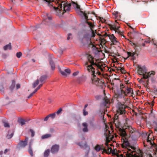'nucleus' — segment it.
<instances>
[{
  "instance_id": "obj_1",
  "label": "nucleus",
  "mask_w": 157,
  "mask_h": 157,
  "mask_svg": "<svg viewBox=\"0 0 157 157\" xmlns=\"http://www.w3.org/2000/svg\"><path fill=\"white\" fill-rule=\"evenodd\" d=\"M93 59V58L90 56H89L88 57V59L90 64L88 65V63L87 62L85 63V66L88 71L90 73L92 83L96 85H98L99 83L100 80L97 75H100L101 73L98 71L96 72L95 69L93 67V66H95L100 69H101V66L100 63H95Z\"/></svg>"
},
{
  "instance_id": "obj_2",
  "label": "nucleus",
  "mask_w": 157,
  "mask_h": 157,
  "mask_svg": "<svg viewBox=\"0 0 157 157\" xmlns=\"http://www.w3.org/2000/svg\"><path fill=\"white\" fill-rule=\"evenodd\" d=\"M104 135L106 137V142L104 144H102L101 145H97L95 147V149L97 151H99L101 150H102V153H106V152H110V149H109L106 151L107 149L109 148V143L110 141L112 140L113 138V136L110 132V131L107 129H106L104 133Z\"/></svg>"
},
{
  "instance_id": "obj_3",
  "label": "nucleus",
  "mask_w": 157,
  "mask_h": 157,
  "mask_svg": "<svg viewBox=\"0 0 157 157\" xmlns=\"http://www.w3.org/2000/svg\"><path fill=\"white\" fill-rule=\"evenodd\" d=\"M135 130L131 126H127L125 128L120 131V134L121 137V140L122 142V146L123 148H126V149H128V147H130L129 143L126 138V132H128L132 134ZM126 148L125 149V150Z\"/></svg>"
},
{
  "instance_id": "obj_4",
  "label": "nucleus",
  "mask_w": 157,
  "mask_h": 157,
  "mask_svg": "<svg viewBox=\"0 0 157 157\" xmlns=\"http://www.w3.org/2000/svg\"><path fill=\"white\" fill-rule=\"evenodd\" d=\"M132 150L129 149H126L123 151V154L119 155L120 157H144L141 151L139 149H135L134 147H131Z\"/></svg>"
},
{
  "instance_id": "obj_5",
  "label": "nucleus",
  "mask_w": 157,
  "mask_h": 157,
  "mask_svg": "<svg viewBox=\"0 0 157 157\" xmlns=\"http://www.w3.org/2000/svg\"><path fill=\"white\" fill-rule=\"evenodd\" d=\"M137 68L138 73L140 75H142L143 78L147 79L153 76L155 74V72L152 71L147 72L146 68L144 66L141 67L138 65Z\"/></svg>"
},
{
  "instance_id": "obj_6",
  "label": "nucleus",
  "mask_w": 157,
  "mask_h": 157,
  "mask_svg": "<svg viewBox=\"0 0 157 157\" xmlns=\"http://www.w3.org/2000/svg\"><path fill=\"white\" fill-rule=\"evenodd\" d=\"M152 136L150 134H149L147 136V138L146 140V142L147 143H146V142H144V146L145 147H149L151 146L155 147L156 145L153 143Z\"/></svg>"
},
{
  "instance_id": "obj_7",
  "label": "nucleus",
  "mask_w": 157,
  "mask_h": 157,
  "mask_svg": "<svg viewBox=\"0 0 157 157\" xmlns=\"http://www.w3.org/2000/svg\"><path fill=\"white\" fill-rule=\"evenodd\" d=\"M124 106L122 104L119 105L117 107V113L115 115L114 117V120H118V116L120 114H123L124 112Z\"/></svg>"
},
{
  "instance_id": "obj_8",
  "label": "nucleus",
  "mask_w": 157,
  "mask_h": 157,
  "mask_svg": "<svg viewBox=\"0 0 157 157\" xmlns=\"http://www.w3.org/2000/svg\"><path fill=\"white\" fill-rule=\"evenodd\" d=\"M124 85L121 84L120 85V89H121L118 90L117 93H116L115 95V97L117 98H123L125 96V94L124 92V90H123V87H124Z\"/></svg>"
},
{
  "instance_id": "obj_9",
  "label": "nucleus",
  "mask_w": 157,
  "mask_h": 157,
  "mask_svg": "<svg viewBox=\"0 0 157 157\" xmlns=\"http://www.w3.org/2000/svg\"><path fill=\"white\" fill-rule=\"evenodd\" d=\"M125 86L124 87H123V89H125V91H124L125 95L127 96L129 95V96H132L133 94V92L132 89L130 88H129L127 86Z\"/></svg>"
},
{
  "instance_id": "obj_10",
  "label": "nucleus",
  "mask_w": 157,
  "mask_h": 157,
  "mask_svg": "<svg viewBox=\"0 0 157 157\" xmlns=\"http://www.w3.org/2000/svg\"><path fill=\"white\" fill-rule=\"evenodd\" d=\"M77 144L81 148L84 149H86L87 151L90 150L89 147L87 145L85 141L84 140H83L82 142L77 143Z\"/></svg>"
},
{
  "instance_id": "obj_11",
  "label": "nucleus",
  "mask_w": 157,
  "mask_h": 157,
  "mask_svg": "<svg viewBox=\"0 0 157 157\" xmlns=\"http://www.w3.org/2000/svg\"><path fill=\"white\" fill-rule=\"evenodd\" d=\"M59 148V146L58 145H53L51 149V151L53 153H55L58 152Z\"/></svg>"
},
{
  "instance_id": "obj_12",
  "label": "nucleus",
  "mask_w": 157,
  "mask_h": 157,
  "mask_svg": "<svg viewBox=\"0 0 157 157\" xmlns=\"http://www.w3.org/2000/svg\"><path fill=\"white\" fill-rule=\"evenodd\" d=\"M82 130L84 132H87L88 131V125L87 123L83 122L82 124Z\"/></svg>"
},
{
  "instance_id": "obj_13",
  "label": "nucleus",
  "mask_w": 157,
  "mask_h": 157,
  "mask_svg": "<svg viewBox=\"0 0 157 157\" xmlns=\"http://www.w3.org/2000/svg\"><path fill=\"white\" fill-rule=\"evenodd\" d=\"M111 146V144H109V149H110V152H106V153L107 154H110V153H112L113 154V155H117V151L116 150H113L112 149V148H111L110 146ZM109 150V148L107 149L106 151H107Z\"/></svg>"
},
{
  "instance_id": "obj_14",
  "label": "nucleus",
  "mask_w": 157,
  "mask_h": 157,
  "mask_svg": "<svg viewBox=\"0 0 157 157\" xmlns=\"http://www.w3.org/2000/svg\"><path fill=\"white\" fill-rule=\"evenodd\" d=\"M59 71L60 73L63 75L66 76L67 74H70L71 73V70L70 69L67 68L65 69L64 71H61L59 69Z\"/></svg>"
},
{
  "instance_id": "obj_15",
  "label": "nucleus",
  "mask_w": 157,
  "mask_h": 157,
  "mask_svg": "<svg viewBox=\"0 0 157 157\" xmlns=\"http://www.w3.org/2000/svg\"><path fill=\"white\" fill-rule=\"evenodd\" d=\"M43 23L45 24V22L48 23L51 20V17L48 14L46 15V17H43Z\"/></svg>"
},
{
  "instance_id": "obj_16",
  "label": "nucleus",
  "mask_w": 157,
  "mask_h": 157,
  "mask_svg": "<svg viewBox=\"0 0 157 157\" xmlns=\"http://www.w3.org/2000/svg\"><path fill=\"white\" fill-rule=\"evenodd\" d=\"M104 101L103 105H104L106 107H108L110 102L108 98L106 97H105L104 98Z\"/></svg>"
},
{
  "instance_id": "obj_17",
  "label": "nucleus",
  "mask_w": 157,
  "mask_h": 157,
  "mask_svg": "<svg viewBox=\"0 0 157 157\" xmlns=\"http://www.w3.org/2000/svg\"><path fill=\"white\" fill-rule=\"evenodd\" d=\"M49 61L52 69L53 70H54L55 68V66L53 59L52 58H49Z\"/></svg>"
},
{
  "instance_id": "obj_18",
  "label": "nucleus",
  "mask_w": 157,
  "mask_h": 157,
  "mask_svg": "<svg viewBox=\"0 0 157 157\" xmlns=\"http://www.w3.org/2000/svg\"><path fill=\"white\" fill-rule=\"evenodd\" d=\"M109 37L113 44H116V43L117 42V41L116 40V38L114 36L113 34L110 35Z\"/></svg>"
},
{
  "instance_id": "obj_19",
  "label": "nucleus",
  "mask_w": 157,
  "mask_h": 157,
  "mask_svg": "<svg viewBox=\"0 0 157 157\" xmlns=\"http://www.w3.org/2000/svg\"><path fill=\"white\" fill-rule=\"evenodd\" d=\"M28 140V137L26 138L24 141H22L20 142L19 145L21 147H25L27 144Z\"/></svg>"
},
{
  "instance_id": "obj_20",
  "label": "nucleus",
  "mask_w": 157,
  "mask_h": 157,
  "mask_svg": "<svg viewBox=\"0 0 157 157\" xmlns=\"http://www.w3.org/2000/svg\"><path fill=\"white\" fill-rule=\"evenodd\" d=\"M33 143V140H32L30 141V142L29 143V152L30 154V155L32 156H33V151L32 148H31V146Z\"/></svg>"
},
{
  "instance_id": "obj_21",
  "label": "nucleus",
  "mask_w": 157,
  "mask_h": 157,
  "mask_svg": "<svg viewBox=\"0 0 157 157\" xmlns=\"http://www.w3.org/2000/svg\"><path fill=\"white\" fill-rule=\"evenodd\" d=\"M18 122L19 123L21 126L25 124V120L21 118H19L18 120Z\"/></svg>"
},
{
  "instance_id": "obj_22",
  "label": "nucleus",
  "mask_w": 157,
  "mask_h": 157,
  "mask_svg": "<svg viewBox=\"0 0 157 157\" xmlns=\"http://www.w3.org/2000/svg\"><path fill=\"white\" fill-rule=\"evenodd\" d=\"M127 54L129 56H131L132 57V59H134L135 58V55H136V53L135 52L132 53L131 52H128Z\"/></svg>"
},
{
  "instance_id": "obj_23",
  "label": "nucleus",
  "mask_w": 157,
  "mask_h": 157,
  "mask_svg": "<svg viewBox=\"0 0 157 157\" xmlns=\"http://www.w3.org/2000/svg\"><path fill=\"white\" fill-rule=\"evenodd\" d=\"M51 136H52V135L51 134H46L45 135H43L41 136V139H47V138H49V137H51Z\"/></svg>"
},
{
  "instance_id": "obj_24",
  "label": "nucleus",
  "mask_w": 157,
  "mask_h": 157,
  "mask_svg": "<svg viewBox=\"0 0 157 157\" xmlns=\"http://www.w3.org/2000/svg\"><path fill=\"white\" fill-rule=\"evenodd\" d=\"M39 83V80L37 79L33 83L32 86L33 88H35Z\"/></svg>"
},
{
  "instance_id": "obj_25",
  "label": "nucleus",
  "mask_w": 157,
  "mask_h": 157,
  "mask_svg": "<svg viewBox=\"0 0 157 157\" xmlns=\"http://www.w3.org/2000/svg\"><path fill=\"white\" fill-rule=\"evenodd\" d=\"M110 27L113 30L116 31L118 30L119 27L117 26V25L116 24L115 25H111Z\"/></svg>"
},
{
  "instance_id": "obj_26",
  "label": "nucleus",
  "mask_w": 157,
  "mask_h": 157,
  "mask_svg": "<svg viewBox=\"0 0 157 157\" xmlns=\"http://www.w3.org/2000/svg\"><path fill=\"white\" fill-rule=\"evenodd\" d=\"M50 153V150L49 149L46 150L44 154V157H48Z\"/></svg>"
},
{
  "instance_id": "obj_27",
  "label": "nucleus",
  "mask_w": 157,
  "mask_h": 157,
  "mask_svg": "<svg viewBox=\"0 0 157 157\" xmlns=\"http://www.w3.org/2000/svg\"><path fill=\"white\" fill-rule=\"evenodd\" d=\"M114 123L116 126L117 128H118L120 124V122L118 120H114Z\"/></svg>"
},
{
  "instance_id": "obj_28",
  "label": "nucleus",
  "mask_w": 157,
  "mask_h": 157,
  "mask_svg": "<svg viewBox=\"0 0 157 157\" xmlns=\"http://www.w3.org/2000/svg\"><path fill=\"white\" fill-rule=\"evenodd\" d=\"M11 47L10 44H8L6 45L4 47V50H6L8 49L10 50L11 49Z\"/></svg>"
},
{
  "instance_id": "obj_29",
  "label": "nucleus",
  "mask_w": 157,
  "mask_h": 157,
  "mask_svg": "<svg viewBox=\"0 0 157 157\" xmlns=\"http://www.w3.org/2000/svg\"><path fill=\"white\" fill-rule=\"evenodd\" d=\"M47 78V76L45 75L41 76L40 79V83L43 82Z\"/></svg>"
},
{
  "instance_id": "obj_30",
  "label": "nucleus",
  "mask_w": 157,
  "mask_h": 157,
  "mask_svg": "<svg viewBox=\"0 0 157 157\" xmlns=\"http://www.w3.org/2000/svg\"><path fill=\"white\" fill-rule=\"evenodd\" d=\"M130 43L132 46L134 47L135 49L136 50V47L138 46V44H136L135 43H133L131 41H130Z\"/></svg>"
},
{
  "instance_id": "obj_31",
  "label": "nucleus",
  "mask_w": 157,
  "mask_h": 157,
  "mask_svg": "<svg viewBox=\"0 0 157 157\" xmlns=\"http://www.w3.org/2000/svg\"><path fill=\"white\" fill-rule=\"evenodd\" d=\"M13 133L12 132L11 134H10V132H9L8 134L7 135V137L8 139H10L11 138L13 135Z\"/></svg>"
},
{
  "instance_id": "obj_32",
  "label": "nucleus",
  "mask_w": 157,
  "mask_h": 157,
  "mask_svg": "<svg viewBox=\"0 0 157 157\" xmlns=\"http://www.w3.org/2000/svg\"><path fill=\"white\" fill-rule=\"evenodd\" d=\"M49 116V117H51L52 118H54L56 116V114L55 113L51 114L48 115Z\"/></svg>"
},
{
  "instance_id": "obj_33",
  "label": "nucleus",
  "mask_w": 157,
  "mask_h": 157,
  "mask_svg": "<svg viewBox=\"0 0 157 157\" xmlns=\"http://www.w3.org/2000/svg\"><path fill=\"white\" fill-rule=\"evenodd\" d=\"M22 55V53L21 52H19L17 53L16 56L17 58H19Z\"/></svg>"
},
{
  "instance_id": "obj_34",
  "label": "nucleus",
  "mask_w": 157,
  "mask_h": 157,
  "mask_svg": "<svg viewBox=\"0 0 157 157\" xmlns=\"http://www.w3.org/2000/svg\"><path fill=\"white\" fill-rule=\"evenodd\" d=\"M83 114L84 116H86L88 114V112L86 111V109H84L83 110Z\"/></svg>"
},
{
  "instance_id": "obj_35",
  "label": "nucleus",
  "mask_w": 157,
  "mask_h": 157,
  "mask_svg": "<svg viewBox=\"0 0 157 157\" xmlns=\"http://www.w3.org/2000/svg\"><path fill=\"white\" fill-rule=\"evenodd\" d=\"M30 132L31 133V136L33 137L35 135V132L32 129H30Z\"/></svg>"
},
{
  "instance_id": "obj_36",
  "label": "nucleus",
  "mask_w": 157,
  "mask_h": 157,
  "mask_svg": "<svg viewBox=\"0 0 157 157\" xmlns=\"http://www.w3.org/2000/svg\"><path fill=\"white\" fill-rule=\"evenodd\" d=\"M154 126L155 127V131L157 132V124L156 122L154 123Z\"/></svg>"
},
{
  "instance_id": "obj_37",
  "label": "nucleus",
  "mask_w": 157,
  "mask_h": 157,
  "mask_svg": "<svg viewBox=\"0 0 157 157\" xmlns=\"http://www.w3.org/2000/svg\"><path fill=\"white\" fill-rule=\"evenodd\" d=\"M15 86V82L13 81L12 82V86H11L10 88L11 89H12Z\"/></svg>"
},
{
  "instance_id": "obj_38",
  "label": "nucleus",
  "mask_w": 157,
  "mask_h": 157,
  "mask_svg": "<svg viewBox=\"0 0 157 157\" xmlns=\"http://www.w3.org/2000/svg\"><path fill=\"white\" fill-rule=\"evenodd\" d=\"M100 20L102 23H105L106 20L103 18H100Z\"/></svg>"
},
{
  "instance_id": "obj_39",
  "label": "nucleus",
  "mask_w": 157,
  "mask_h": 157,
  "mask_svg": "<svg viewBox=\"0 0 157 157\" xmlns=\"http://www.w3.org/2000/svg\"><path fill=\"white\" fill-rule=\"evenodd\" d=\"M4 126L5 127H10L9 124L7 122L4 123Z\"/></svg>"
},
{
  "instance_id": "obj_40",
  "label": "nucleus",
  "mask_w": 157,
  "mask_h": 157,
  "mask_svg": "<svg viewBox=\"0 0 157 157\" xmlns=\"http://www.w3.org/2000/svg\"><path fill=\"white\" fill-rule=\"evenodd\" d=\"M71 33H69L67 37V39L68 40H70L71 38Z\"/></svg>"
},
{
  "instance_id": "obj_41",
  "label": "nucleus",
  "mask_w": 157,
  "mask_h": 157,
  "mask_svg": "<svg viewBox=\"0 0 157 157\" xmlns=\"http://www.w3.org/2000/svg\"><path fill=\"white\" fill-rule=\"evenodd\" d=\"M120 70L122 73H125V71L124 70V69L123 68L120 67Z\"/></svg>"
},
{
  "instance_id": "obj_42",
  "label": "nucleus",
  "mask_w": 157,
  "mask_h": 157,
  "mask_svg": "<svg viewBox=\"0 0 157 157\" xmlns=\"http://www.w3.org/2000/svg\"><path fill=\"white\" fill-rule=\"evenodd\" d=\"M62 111V109L61 108H60L57 112L56 113L57 114H59Z\"/></svg>"
},
{
  "instance_id": "obj_43",
  "label": "nucleus",
  "mask_w": 157,
  "mask_h": 157,
  "mask_svg": "<svg viewBox=\"0 0 157 157\" xmlns=\"http://www.w3.org/2000/svg\"><path fill=\"white\" fill-rule=\"evenodd\" d=\"M49 116H48H48H46L44 119V121H47L49 118Z\"/></svg>"
},
{
  "instance_id": "obj_44",
  "label": "nucleus",
  "mask_w": 157,
  "mask_h": 157,
  "mask_svg": "<svg viewBox=\"0 0 157 157\" xmlns=\"http://www.w3.org/2000/svg\"><path fill=\"white\" fill-rule=\"evenodd\" d=\"M78 71H77V72H74L73 74V76H75L77 75L78 74Z\"/></svg>"
},
{
  "instance_id": "obj_45",
  "label": "nucleus",
  "mask_w": 157,
  "mask_h": 157,
  "mask_svg": "<svg viewBox=\"0 0 157 157\" xmlns=\"http://www.w3.org/2000/svg\"><path fill=\"white\" fill-rule=\"evenodd\" d=\"M119 13V12H116L115 13V15L116 17H118V14Z\"/></svg>"
},
{
  "instance_id": "obj_46",
  "label": "nucleus",
  "mask_w": 157,
  "mask_h": 157,
  "mask_svg": "<svg viewBox=\"0 0 157 157\" xmlns=\"http://www.w3.org/2000/svg\"><path fill=\"white\" fill-rule=\"evenodd\" d=\"M34 94H33V93H32L28 97V98H30Z\"/></svg>"
},
{
  "instance_id": "obj_47",
  "label": "nucleus",
  "mask_w": 157,
  "mask_h": 157,
  "mask_svg": "<svg viewBox=\"0 0 157 157\" xmlns=\"http://www.w3.org/2000/svg\"><path fill=\"white\" fill-rule=\"evenodd\" d=\"M20 87V84H17L16 85V88L17 89H18Z\"/></svg>"
},
{
  "instance_id": "obj_48",
  "label": "nucleus",
  "mask_w": 157,
  "mask_h": 157,
  "mask_svg": "<svg viewBox=\"0 0 157 157\" xmlns=\"http://www.w3.org/2000/svg\"><path fill=\"white\" fill-rule=\"evenodd\" d=\"M0 90H1V93H3V92H4V88L2 87V88H0Z\"/></svg>"
},
{
  "instance_id": "obj_49",
  "label": "nucleus",
  "mask_w": 157,
  "mask_h": 157,
  "mask_svg": "<svg viewBox=\"0 0 157 157\" xmlns=\"http://www.w3.org/2000/svg\"><path fill=\"white\" fill-rule=\"evenodd\" d=\"M8 151V150L7 149H6L5 150L4 153L5 154H6Z\"/></svg>"
},
{
  "instance_id": "obj_50",
  "label": "nucleus",
  "mask_w": 157,
  "mask_h": 157,
  "mask_svg": "<svg viewBox=\"0 0 157 157\" xmlns=\"http://www.w3.org/2000/svg\"><path fill=\"white\" fill-rule=\"evenodd\" d=\"M37 90H36V89H35V90L33 92V94H34L35 93H36V92L37 91Z\"/></svg>"
},
{
  "instance_id": "obj_51",
  "label": "nucleus",
  "mask_w": 157,
  "mask_h": 157,
  "mask_svg": "<svg viewBox=\"0 0 157 157\" xmlns=\"http://www.w3.org/2000/svg\"><path fill=\"white\" fill-rule=\"evenodd\" d=\"M42 85H43V84L42 83H41V84H40L38 86H39V88H40L42 86Z\"/></svg>"
},
{
  "instance_id": "obj_52",
  "label": "nucleus",
  "mask_w": 157,
  "mask_h": 157,
  "mask_svg": "<svg viewBox=\"0 0 157 157\" xmlns=\"http://www.w3.org/2000/svg\"><path fill=\"white\" fill-rule=\"evenodd\" d=\"M42 85H43V84L42 83H41V84H40L38 86H39V88H40L42 86Z\"/></svg>"
},
{
  "instance_id": "obj_53",
  "label": "nucleus",
  "mask_w": 157,
  "mask_h": 157,
  "mask_svg": "<svg viewBox=\"0 0 157 157\" xmlns=\"http://www.w3.org/2000/svg\"><path fill=\"white\" fill-rule=\"evenodd\" d=\"M42 85H43V84L42 83H41V84H40L38 86H39V88H40L42 86Z\"/></svg>"
},
{
  "instance_id": "obj_54",
  "label": "nucleus",
  "mask_w": 157,
  "mask_h": 157,
  "mask_svg": "<svg viewBox=\"0 0 157 157\" xmlns=\"http://www.w3.org/2000/svg\"><path fill=\"white\" fill-rule=\"evenodd\" d=\"M42 85H43V84L42 83H41V84H40L38 86H39V88H40L42 86Z\"/></svg>"
},
{
  "instance_id": "obj_55",
  "label": "nucleus",
  "mask_w": 157,
  "mask_h": 157,
  "mask_svg": "<svg viewBox=\"0 0 157 157\" xmlns=\"http://www.w3.org/2000/svg\"><path fill=\"white\" fill-rule=\"evenodd\" d=\"M154 91L155 92H157V88H154Z\"/></svg>"
},
{
  "instance_id": "obj_56",
  "label": "nucleus",
  "mask_w": 157,
  "mask_h": 157,
  "mask_svg": "<svg viewBox=\"0 0 157 157\" xmlns=\"http://www.w3.org/2000/svg\"><path fill=\"white\" fill-rule=\"evenodd\" d=\"M48 102L50 103H51L52 101V100L50 98H49L48 99Z\"/></svg>"
},
{
  "instance_id": "obj_57",
  "label": "nucleus",
  "mask_w": 157,
  "mask_h": 157,
  "mask_svg": "<svg viewBox=\"0 0 157 157\" xmlns=\"http://www.w3.org/2000/svg\"><path fill=\"white\" fill-rule=\"evenodd\" d=\"M100 97L99 96H95V98L97 99H98Z\"/></svg>"
},
{
  "instance_id": "obj_58",
  "label": "nucleus",
  "mask_w": 157,
  "mask_h": 157,
  "mask_svg": "<svg viewBox=\"0 0 157 157\" xmlns=\"http://www.w3.org/2000/svg\"><path fill=\"white\" fill-rule=\"evenodd\" d=\"M88 105L87 104H86L84 106V109H86V107Z\"/></svg>"
},
{
  "instance_id": "obj_59",
  "label": "nucleus",
  "mask_w": 157,
  "mask_h": 157,
  "mask_svg": "<svg viewBox=\"0 0 157 157\" xmlns=\"http://www.w3.org/2000/svg\"><path fill=\"white\" fill-rule=\"evenodd\" d=\"M40 89V88H39V86H38L36 88V90H38L39 89Z\"/></svg>"
},
{
  "instance_id": "obj_60",
  "label": "nucleus",
  "mask_w": 157,
  "mask_h": 157,
  "mask_svg": "<svg viewBox=\"0 0 157 157\" xmlns=\"http://www.w3.org/2000/svg\"><path fill=\"white\" fill-rule=\"evenodd\" d=\"M2 151H0V155H2Z\"/></svg>"
},
{
  "instance_id": "obj_61",
  "label": "nucleus",
  "mask_w": 157,
  "mask_h": 157,
  "mask_svg": "<svg viewBox=\"0 0 157 157\" xmlns=\"http://www.w3.org/2000/svg\"><path fill=\"white\" fill-rule=\"evenodd\" d=\"M149 157H152V156L151 155H149L148 156Z\"/></svg>"
},
{
  "instance_id": "obj_62",
  "label": "nucleus",
  "mask_w": 157,
  "mask_h": 157,
  "mask_svg": "<svg viewBox=\"0 0 157 157\" xmlns=\"http://www.w3.org/2000/svg\"><path fill=\"white\" fill-rule=\"evenodd\" d=\"M129 27H130V28H131V29H133L132 28V27L131 26H129Z\"/></svg>"
},
{
  "instance_id": "obj_63",
  "label": "nucleus",
  "mask_w": 157,
  "mask_h": 157,
  "mask_svg": "<svg viewBox=\"0 0 157 157\" xmlns=\"http://www.w3.org/2000/svg\"><path fill=\"white\" fill-rule=\"evenodd\" d=\"M148 81H149V80H147V83H148Z\"/></svg>"
},
{
  "instance_id": "obj_64",
  "label": "nucleus",
  "mask_w": 157,
  "mask_h": 157,
  "mask_svg": "<svg viewBox=\"0 0 157 157\" xmlns=\"http://www.w3.org/2000/svg\"><path fill=\"white\" fill-rule=\"evenodd\" d=\"M143 46H145V44H143Z\"/></svg>"
}]
</instances>
